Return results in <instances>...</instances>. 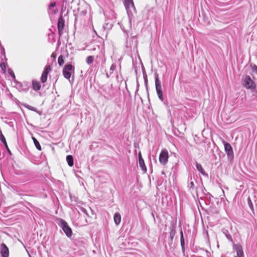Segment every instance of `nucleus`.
I'll list each match as a JSON object with an SVG mask.
<instances>
[{"label":"nucleus","mask_w":257,"mask_h":257,"mask_svg":"<svg viewBox=\"0 0 257 257\" xmlns=\"http://www.w3.org/2000/svg\"><path fill=\"white\" fill-rule=\"evenodd\" d=\"M180 243L183 252L185 251V239L182 228L180 229Z\"/></svg>","instance_id":"obj_16"},{"label":"nucleus","mask_w":257,"mask_h":257,"mask_svg":"<svg viewBox=\"0 0 257 257\" xmlns=\"http://www.w3.org/2000/svg\"><path fill=\"white\" fill-rule=\"evenodd\" d=\"M64 56L60 55L58 59V63L59 66H62L64 63Z\"/></svg>","instance_id":"obj_23"},{"label":"nucleus","mask_w":257,"mask_h":257,"mask_svg":"<svg viewBox=\"0 0 257 257\" xmlns=\"http://www.w3.org/2000/svg\"><path fill=\"white\" fill-rule=\"evenodd\" d=\"M190 182L188 184V187L190 189H194L195 185L192 177L190 178Z\"/></svg>","instance_id":"obj_26"},{"label":"nucleus","mask_w":257,"mask_h":257,"mask_svg":"<svg viewBox=\"0 0 257 257\" xmlns=\"http://www.w3.org/2000/svg\"><path fill=\"white\" fill-rule=\"evenodd\" d=\"M223 233L225 234V235L226 236V237H227V238L232 241V236L231 235L229 234L228 231L226 229H223Z\"/></svg>","instance_id":"obj_24"},{"label":"nucleus","mask_w":257,"mask_h":257,"mask_svg":"<svg viewBox=\"0 0 257 257\" xmlns=\"http://www.w3.org/2000/svg\"><path fill=\"white\" fill-rule=\"evenodd\" d=\"M57 223L61 227L67 237H70L72 236V230L64 220L59 219L57 220Z\"/></svg>","instance_id":"obj_2"},{"label":"nucleus","mask_w":257,"mask_h":257,"mask_svg":"<svg viewBox=\"0 0 257 257\" xmlns=\"http://www.w3.org/2000/svg\"><path fill=\"white\" fill-rule=\"evenodd\" d=\"M162 174H165L164 172H162Z\"/></svg>","instance_id":"obj_39"},{"label":"nucleus","mask_w":257,"mask_h":257,"mask_svg":"<svg viewBox=\"0 0 257 257\" xmlns=\"http://www.w3.org/2000/svg\"><path fill=\"white\" fill-rule=\"evenodd\" d=\"M233 248L236 252V255L234 257H243V251L242 247L240 244H235L233 245Z\"/></svg>","instance_id":"obj_11"},{"label":"nucleus","mask_w":257,"mask_h":257,"mask_svg":"<svg viewBox=\"0 0 257 257\" xmlns=\"http://www.w3.org/2000/svg\"><path fill=\"white\" fill-rule=\"evenodd\" d=\"M169 230L170 238V240L172 241L176 233L175 225L174 224H172L169 227Z\"/></svg>","instance_id":"obj_14"},{"label":"nucleus","mask_w":257,"mask_h":257,"mask_svg":"<svg viewBox=\"0 0 257 257\" xmlns=\"http://www.w3.org/2000/svg\"><path fill=\"white\" fill-rule=\"evenodd\" d=\"M16 87L20 91H23L26 92L29 90L30 85L29 83L26 82H17L16 84Z\"/></svg>","instance_id":"obj_8"},{"label":"nucleus","mask_w":257,"mask_h":257,"mask_svg":"<svg viewBox=\"0 0 257 257\" xmlns=\"http://www.w3.org/2000/svg\"><path fill=\"white\" fill-rule=\"evenodd\" d=\"M225 152L227 154V157L229 159H232L233 158V152L232 148L230 144L227 142L224 143Z\"/></svg>","instance_id":"obj_7"},{"label":"nucleus","mask_w":257,"mask_h":257,"mask_svg":"<svg viewBox=\"0 0 257 257\" xmlns=\"http://www.w3.org/2000/svg\"><path fill=\"white\" fill-rule=\"evenodd\" d=\"M139 161L140 167H141V168L142 169V170L143 171L146 172L147 171V168H146V165L145 164L144 160H140Z\"/></svg>","instance_id":"obj_21"},{"label":"nucleus","mask_w":257,"mask_h":257,"mask_svg":"<svg viewBox=\"0 0 257 257\" xmlns=\"http://www.w3.org/2000/svg\"><path fill=\"white\" fill-rule=\"evenodd\" d=\"M66 160L69 166L72 167L73 166V158L71 155H68L66 157Z\"/></svg>","instance_id":"obj_20"},{"label":"nucleus","mask_w":257,"mask_h":257,"mask_svg":"<svg viewBox=\"0 0 257 257\" xmlns=\"http://www.w3.org/2000/svg\"><path fill=\"white\" fill-rule=\"evenodd\" d=\"M124 6L129 17L133 15V11L136 12V9L133 0H124Z\"/></svg>","instance_id":"obj_6"},{"label":"nucleus","mask_w":257,"mask_h":257,"mask_svg":"<svg viewBox=\"0 0 257 257\" xmlns=\"http://www.w3.org/2000/svg\"><path fill=\"white\" fill-rule=\"evenodd\" d=\"M116 69V64H112L110 68V74H111Z\"/></svg>","instance_id":"obj_28"},{"label":"nucleus","mask_w":257,"mask_h":257,"mask_svg":"<svg viewBox=\"0 0 257 257\" xmlns=\"http://www.w3.org/2000/svg\"><path fill=\"white\" fill-rule=\"evenodd\" d=\"M0 67H1L2 70H4L6 69V65L4 62H2L0 64Z\"/></svg>","instance_id":"obj_32"},{"label":"nucleus","mask_w":257,"mask_h":257,"mask_svg":"<svg viewBox=\"0 0 257 257\" xmlns=\"http://www.w3.org/2000/svg\"><path fill=\"white\" fill-rule=\"evenodd\" d=\"M138 155H139V161H140L141 160H144L143 159V158H142V154H141V153L140 152L139 153Z\"/></svg>","instance_id":"obj_35"},{"label":"nucleus","mask_w":257,"mask_h":257,"mask_svg":"<svg viewBox=\"0 0 257 257\" xmlns=\"http://www.w3.org/2000/svg\"><path fill=\"white\" fill-rule=\"evenodd\" d=\"M94 61V57L92 56L87 57L86 59V63L88 65L91 64Z\"/></svg>","instance_id":"obj_25"},{"label":"nucleus","mask_w":257,"mask_h":257,"mask_svg":"<svg viewBox=\"0 0 257 257\" xmlns=\"http://www.w3.org/2000/svg\"><path fill=\"white\" fill-rule=\"evenodd\" d=\"M1 253L2 257H9V250L8 247L5 243H2L1 246Z\"/></svg>","instance_id":"obj_12"},{"label":"nucleus","mask_w":257,"mask_h":257,"mask_svg":"<svg viewBox=\"0 0 257 257\" xmlns=\"http://www.w3.org/2000/svg\"><path fill=\"white\" fill-rule=\"evenodd\" d=\"M88 6L86 4H84L80 6L78 8V15L81 16H84L87 13Z\"/></svg>","instance_id":"obj_13"},{"label":"nucleus","mask_w":257,"mask_h":257,"mask_svg":"<svg viewBox=\"0 0 257 257\" xmlns=\"http://www.w3.org/2000/svg\"><path fill=\"white\" fill-rule=\"evenodd\" d=\"M242 83L243 86L247 89H250L252 91L255 89V83L248 75L242 78Z\"/></svg>","instance_id":"obj_1"},{"label":"nucleus","mask_w":257,"mask_h":257,"mask_svg":"<svg viewBox=\"0 0 257 257\" xmlns=\"http://www.w3.org/2000/svg\"><path fill=\"white\" fill-rule=\"evenodd\" d=\"M56 6V3L55 2H54V3H51L50 5H49V9H51L52 8H54Z\"/></svg>","instance_id":"obj_33"},{"label":"nucleus","mask_w":257,"mask_h":257,"mask_svg":"<svg viewBox=\"0 0 257 257\" xmlns=\"http://www.w3.org/2000/svg\"><path fill=\"white\" fill-rule=\"evenodd\" d=\"M114 221L116 225H118L121 221V215L119 213H115L114 215Z\"/></svg>","instance_id":"obj_18"},{"label":"nucleus","mask_w":257,"mask_h":257,"mask_svg":"<svg viewBox=\"0 0 257 257\" xmlns=\"http://www.w3.org/2000/svg\"><path fill=\"white\" fill-rule=\"evenodd\" d=\"M33 89L35 91H38L41 89L40 83L36 80L32 81Z\"/></svg>","instance_id":"obj_17"},{"label":"nucleus","mask_w":257,"mask_h":257,"mask_svg":"<svg viewBox=\"0 0 257 257\" xmlns=\"http://www.w3.org/2000/svg\"><path fill=\"white\" fill-rule=\"evenodd\" d=\"M169 159L168 152L166 149H163L159 155V162L160 164L163 166L166 165Z\"/></svg>","instance_id":"obj_5"},{"label":"nucleus","mask_w":257,"mask_h":257,"mask_svg":"<svg viewBox=\"0 0 257 257\" xmlns=\"http://www.w3.org/2000/svg\"><path fill=\"white\" fill-rule=\"evenodd\" d=\"M64 20L62 16H61L59 18L58 21L57 27L58 30V33L59 35V37H61L63 34V31L64 29Z\"/></svg>","instance_id":"obj_9"},{"label":"nucleus","mask_w":257,"mask_h":257,"mask_svg":"<svg viewBox=\"0 0 257 257\" xmlns=\"http://www.w3.org/2000/svg\"><path fill=\"white\" fill-rule=\"evenodd\" d=\"M26 107L28 109H29V110L36 111V112H38V113L41 114V112H39V111H37V109L36 108L34 107L33 106H32L29 105H26Z\"/></svg>","instance_id":"obj_27"},{"label":"nucleus","mask_w":257,"mask_h":257,"mask_svg":"<svg viewBox=\"0 0 257 257\" xmlns=\"http://www.w3.org/2000/svg\"><path fill=\"white\" fill-rule=\"evenodd\" d=\"M155 86H156V89L157 95L158 96L159 99L161 101H163L164 98H163V91H162V89L161 83L159 80V75L157 74V73H155Z\"/></svg>","instance_id":"obj_3"},{"label":"nucleus","mask_w":257,"mask_h":257,"mask_svg":"<svg viewBox=\"0 0 257 257\" xmlns=\"http://www.w3.org/2000/svg\"><path fill=\"white\" fill-rule=\"evenodd\" d=\"M247 202L249 205V206L251 209L253 208V204L252 203L251 200L249 197L247 198Z\"/></svg>","instance_id":"obj_30"},{"label":"nucleus","mask_w":257,"mask_h":257,"mask_svg":"<svg viewBox=\"0 0 257 257\" xmlns=\"http://www.w3.org/2000/svg\"><path fill=\"white\" fill-rule=\"evenodd\" d=\"M79 210L81 212H82L83 213H84L86 216H88L87 210L85 208H84L83 207H80L79 208Z\"/></svg>","instance_id":"obj_29"},{"label":"nucleus","mask_w":257,"mask_h":257,"mask_svg":"<svg viewBox=\"0 0 257 257\" xmlns=\"http://www.w3.org/2000/svg\"><path fill=\"white\" fill-rule=\"evenodd\" d=\"M196 167L197 170L204 176H207V174L204 172L201 164L196 163Z\"/></svg>","instance_id":"obj_19"},{"label":"nucleus","mask_w":257,"mask_h":257,"mask_svg":"<svg viewBox=\"0 0 257 257\" xmlns=\"http://www.w3.org/2000/svg\"><path fill=\"white\" fill-rule=\"evenodd\" d=\"M106 77H107V78H108V77H109V75L107 73L106 74Z\"/></svg>","instance_id":"obj_38"},{"label":"nucleus","mask_w":257,"mask_h":257,"mask_svg":"<svg viewBox=\"0 0 257 257\" xmlns=\"http://www.w3.org/2000/svg\"><path fill=\"white\" fill-rule=\"evenodd\" d=\"M251 66H252V70L253 71H254V72H255L256 74H257V66H256L255 65H251Z\"/></svg>","instance_id":"obj_31"},{"label":"nucleus","mask_w":257,"mask_h":257,"mask_svg":"<svg viewBox=\"0 0 257 257\" xmlns=\"http://www.w3.org/2000/svg\"><path fill=\"white\" fill-rule=\"evenodd\" d=\"M0 140L4 144V145H5L6 148H7L9 153L10 155H11L12 154H11V152L10 150H9V149L8 148V145H7V142H6V140L4 136L3 135L2 132L1 131H0Z\"/></svg>","instance_id":"obj_15"},{"label":"nucleus","mask_w":257,"mask_h":257,"mask_svg":"<svg viewBox=\"0 0 257 257\" xmlns=\"http://www.w3.org/2000/svg\"><path fill=\"white\" fill-rule=\"evenodd\" d=\"M2 53L3 55H4L5 59L6 60L7 59L6 57L5 52V50H4V48H3Z\"/></svg>","instance_id":"obj_36"},{"label":"nucleus","mask_w":257,"mask_h":257,"mask_svg":"<svg viewBox=\"0 0 257 257\" xmlns=\"http://www.w3.org/2000/svg\"><path fill=\"white\" fill-rule=\"evenodd\" d=\"M75 67L72 64H66L64 66L62 73L64 77L67 79H69L72 73H74Z\"/></svg>","instance_id":"obj_4"},{"label":"nucleus","mask_w":257,"mask_h":257,"mask_svg":"<svg viewBox=\"0 0 257 257\" xmlns=\"http://www.w3.org/2000/svg\"><path fill=\"white\" fill-rule=\"evenodd\" d=\"M32 139H33L34 143L35 146H36V148L39 151H41L42 150V148H41L40 144H39V142L37 141V140L36 138L33 137Z\"/></svg>","instance_id":"obj_22"},{"label":"nucleus","mask_w":257,"mask_h":257,"mask_svg":"<svg viewBox=\"0 0 257 257\" xmlns=\"http://www.w3.org/2000/svg\"><path fill=\"white\" fill-rule=\"evenodd\" d=\"M51 56L53 58L54 60L56 59V54L55 53H52Z\"/></svg>","instance_id":"obj_37"},{"label":"nucleus","mask_w":257,"mask_h":257,"mask_svg":"<svg viewBox=\"0 0 257 257\" xmlns=\"http://www.w3.org/2000/svg\"><path fill=\"white\" fill-rule=\"evenodd\" d=\"M9 72L10 73V74L13 77V78H15V74L13 72V71L11 70H10L9 71Z\"/></svg>","instance_id":"obj_34"},{"label":"nucleus","mask_w":257,"mask_h":257,"mask_svg":"<svg viewBox=\"0 0 257 257\" xmlns=\"http://www.w3.org/2000/svg\"><path fill=\"white\" fill-rule=\"evenodd\" d=\"M51 70V68L50 66H49V65L46 66V67L44 68V70L43 71V73L42 74V76L41 77V81L42 83H45L47 81L48 74Z\"/></svg>","instance_id":"obj_10"}]
</instances>
